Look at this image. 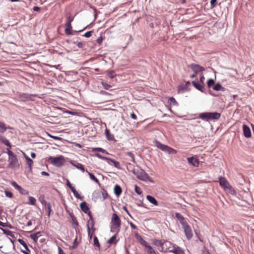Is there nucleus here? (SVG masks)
Returning a JSON list of instances; mask_svg holds the SVG:
<instances>
[{"mask_svg":"<svg viewBox=\"0 0 254 254\" xmlns=\"http://www.w3.org/2000/svg\"><path fill=\"white\" fill-rule=\"evenodd\" d=\"M132 172L135 175H136V177L140 180L152 182L151 178L149 177L148 174L140 168H138L137 169H134L132 170Z\"/></svg>","mask_w":254,"mask_h":254,"instance_id":"1","label":"nucleus"},{"mask_svg":"<svg viewBox=\"0 0 254 254\" xmlns=\"http://www.w3.org/2000/svg\"><path fill=\"white\" fill-rule=\"evenodd\" d=\"M155 146L165 152H167L168 154H175L177 153V151L173 148L170 147L169 146L163 144L158 141H155Z\"/></svg>","mask_w":254,"mask_h":254,"instance_id":"2","label":"nucleus"},{"mask_svg":"<svg viewBox=\"0 0 254 254\" xmlns=\"http://www.w3.org/2000/svg\"><path fill=\"white\" fill-rule=\"evenodd\" d=\"M49 161L51 163L56 167H61L63 166L65 162L64 157L61 155L57 157H50Z\"/></svg>","mask_w":254,"mask_h":254,"instance_id":"3","label":"nucleus"},{"mask_svg":"<svg viewBox=\"0 0 254 254\" xmlns=\"http://www.w3.org/2000/svg\"><path fill=\"white\" fill-rule=\"evenodd\" d=\"M111 223L113 225V231L115 229H117V233L119 231V228L121 225V221L120 217L116 213H113L112 217Z\"/></svg>","mask_w":254,"mask_h":254,"instance_id":"4","label":"nucleus"},{"mask_svg":"<svg viewBox=\"0 0 254 254\" xmlns=\"http://www.w3.org/2000/svg\"><path fill=\"white\" fill-rule=\"evenodd\" d=\"M188 67L191 68L194 72V73L190 75L191 78H193L196 77L197 73L199 72H203L205 70L203 67L200 66L199 64H192L188 65Z\"/></svg>","mask_w":254,"mask_h":254,"instance_id":"5","label":"nucleus"},{"mask_svg":"<svg viewBox=\"0 0 254 254\" xmlns=\"http://www.w3.org/2000/svg\"><path fill=\"white\" fill-rule=\"evenodd\" d=\"M8 164L7 165V167L9 168H14L16 166H19L18 160L16 155L8 157Z\"/></svg>","mask_w":254,"mask_h":254,"instance_id":"6","label":"nucleus"},{"mask_svg":"<svg viewBox=\"0 0 254 254\" xmlns=\"http://www.w3.org/2000/svg\"><path fill=\"white\" fill-rule=\"evenodd\" d=\"M183 228L184 230V232L187 238L189 240H190L193 236V234L191 228L188 225V224L183 226Z\"/></svg>","mask_w":254,"mask_h":254,"instance_id":"7","label":"nucleus"},{"mask_svg":"<svg viewBox=\"0 0 254 254\" xmlns=\"http://www.w3.org/2000/svg\"><path fill=\"white\" fill-rule=\"evenodd\" d=\"M32 96H35V95H29L26 93H22L18 96V99L20 101L26 102L28 101L32 100Z\"/></svg>","mask_w":254,"mask_h":254,"instance_id":"8","label":"nucleus"},{"mask_svg":"<svg viewBox=\"0 0 254 254\" xmlns=\"http://www.w3.org/2000/svg\"><path fill=\"white\" fill-rule=\"evenodd\" d=\"M68 21L65 24V32L67 35H72V26L71 22L72 19H70V17H68Z\"/></svg>","mask_w":254,"mask_h":254,"instance_id":"9","label":"nucleus"},{"mask_svg":"<svg viewBox=\"0 0 254 254\" xmlns=\"http://www.w3.org/2000/svg\"><path fill=\"white\" fill-rule=\"evenodd\" d=\"M211 112H205L200 113L198 118L205 121H209L211 120Z\"/></svg>","mask_w":254,"mask_h":254,"instance_id":"10","label":"nucleus"},{"mask_svg":"<svg viewBox=\"0 0 254 254\" xmlns=\"http://www.w3.org/2000/svg\"><path fill=\"white\" fill-rule=\"evenodd\" d=\"M18 242L22 245L25 250H21V252L24 254H30V251L26 243L22 239H18Z\"/></svg>","mask_w":254,"mask_h":254,"instance_id":"11","label":"nucleus"},{"mask_svg":"<svg viewBox=\"0 0 254 254\" xmlns=\"http://www.w3.org/2000/svg\"><path fill=\"white\" fill-rule=\"evenodd\" d=\"M219 183L221 187L225 190L230 184L224 177L220 176L219 177Z\"/></svg>","mask_w":254,"mask_h":254,"instance_id":"12","label":"nucleus"},{"mask_svg":"<svg viewBox=\"0 0 254 254\" xmlns=\"http://www.w3.org/2000/svg\"><path fill=\"white\" fill-rule=\"evenodd\" d=\"M175 217L177 219V220L180 222L181 224L182 227L188 224V223L186 221L185 218L179 213H175Z\"/></svg>","mask_w":254,"mask_h":254,"instance_id":"13","label":"nucleus"},{"mask_svg":"<svg viewBox=\"0 0 254 254\" xmlns=\"http://www.w3.org/2000/svg\"><path fill=\"white\" fill-rule=\"evenodd\" d=\"M170 252L175 254H185L184 251L177 246H174Z\"/></svg>","mask_w":254,"mask_h":254,"instance_id":"14","label":"nucleus"},{"mask_svg":"<svg viewBox=\"0 0 254 254\" xmlns=\"http://www.w3.org/2000/svg\"><path fill=\"white\" fill-rule=\"evenodd\" d=\"M244 135L246 137H250L251 136V131L250 127L246 125L243 126Z\"/></svg>","mask_w":254,"mask_h":254,"instance_id":"15","label":"nucleus"},{"mask_svg":"<svg viewBox=\"0 0 254 254\" xmlns=\"http://www.w3.org/2000/svg\"><path fill=\"white\" fill-rule=\"evenodd\" d=\"M187 159L189 163L192 165L193 166H198L199 164L198 160L193 157L188 158Z\"/></svg>","mask_w":254,"mask_h":254,"instance_id":"16","label":"nucleus"},{"mask_svg":"<svg viewBox=\"0 0 254 254\" xmlns=\"http://www.w3.org/2000/svg\"><path fill=\"white\" fill-rule=\"evenodd\" d=\"M135 236L136 238L138 240V241L139 242V243L142 245L144 246L145 248L149 246L148 244L144 240H143L142 237L140 235H139L138 233H135Z\"/></svg>","mask_w":254,"mask_h":254,"instance_id":"17","label":"nucleus"},{"mask_svg":"<svg viewBox=\"0 0 254 254\" xmlns=\"http://www.w3.org/2000/svg\"><path fill=\"white\" fill-rule=\"evenodd\" d=\"M192 84L194 86V87L201 92H204V85L202 84L201 83H198L197 82L193 81L192 82Z\"/></svg>","mask_w":254,"mask_h":254,"instance_id":"18","label":"nucleus"},{"mask_svg":"<svg viewBox=\"0 0 254 254\" xmlns=\"http://www.w3.org/2000/svg\"><path fill=\"white\" fill-rule=\"evenodd\" d=\"M80 207L81 210L86 213L89 210V207H88L87 203L85 201H83L80 204Z\"/></svg>","mask_w":254,"mask_h":254,"instance_id":"19","label":"nucleus"},{"mask_svg":"<svg viewBox=\"0 0 254 254\" xmlns=\"http://www.w3.org/2000/svg\"><path fill=\"white\" fill-rule=\"evenodd\" d=\"M41 236V232H37L34 234H31L30 237L35 242H37L38 239Z\"/></svg>","mask_w":254,"mask_h":254,"instance_id":"20","label":"nucleus"},{"mask_svg":"<svg viewBox=\"0 0 254 254\" xmlns=\"http://www.w3.org/2000/svg\"><path fill=\"white\" fill-rule=\"evenodd\" d=\"M95 225V221L94 219H89V220L88 221V225H87V229L88 228L91 229L93 232L95 231V228H94Z\"/></svg>","mask_w":254,"mask_h":254,"instance_id":"21","label":"nucleus"},{"mask_svg":"<svg viewBox=\"0 0 254 254\" xmlns=\"http://www.w3.org/2000/svg\"><path fill=\"white\" fill-rule=\"evenodd\" d=\"M114 190L115 194L117 196H119L121 194V193L122 192V190L121 187L118 185H116L115 186Z\"/></svg>","mask_w":254,"mask_h":254,"instance_id":"22","label":"nucleus"},{"mask_svg":"<svg viewBox=\"0 0 254 254\" xmlns=\"http://www.w3.org/2000/svg\"><path fill=\"white\" fill-rule=\"evenodd\" d=\"M146 198L151 203L154 204V205H158V201L154 197L151 195H147Z\"/></svg>","mask_w":254,"mask_h":254,"instance_id":"23","label":"nucleus"},{"mask_svg":"<svg viewBox=\"0 0 254 254\" xmlns=\"http://www.w3.org/2000/svg\"><path fill=\"white\" fill-rule=\"evenodd\" d=\"M211 120H218L221 117V114L217 112H211Z\"/></svg>","mask_w":254,"mask_h":254,"instance_id":"24","label":"nucleus"},{"mask_svg":"<svg viewBox=\"0 0 254 254\" xmlns=\"http://www.w3.org/2000/svg\"><path fill=\"white\" fill-rule=\"evenodd\" d=\"M24 155V157L27 161V164L28 165V167L29 168L30 170H31V168H32V165L33 163V161L31 158H30L29 157L27 156L25 154Z\"/></svg>","mask_w":254,"mask_h":254,"instance_id":"25","label":"nucleus"},{"mask_svg":"<svg viewBox=\"0 0 254 254\" xmlns=\"http://www.w3.org/2000/svg\"><path fill=\"white\" fill-rule=\"evenodd\" d=\"M71 163L77 169L81 170L82 172L85 171L84 167L83 165H82L81 164L79 163H76V164H74L73 163V161H71Z\"/></svg>","mask_w":254,"mask_h":254,"instance_id":"26","label":"nucleus"},{"mask_svg":"<svg viewBox=\"0 0 254 254\" xmlns=\"http://www.w3.org/2000/svg\"><path fill=\"white\" fill-rule=\"evenodd\" d=\"M225 190L232 195L236 194V191L231 185L228 186Z\"/></svg>","mask_w":254,"mask_h":254,"instance_id":"27","label":"nucleus"},{"mask_svg":"<svg viewBox=\"0 0 254 254\" xmlns=\"http://www.w3.org/2000/svg\"><path fill=\"white\" fill-rule=\"evenodd\" d=\"M213 89L216 91H224L225 90L224 87H222L219 83H217L216 84L214 85Z\"/></svg>","mask_w":254,"mask_h":254,"instance_id":"28","label":"nucleus"},{"mask_svg":"<svg viewBox=\"0 0 254 254\" xmlns=\"http://www.w3.org/2000/svg\"><path fill=\"white\" fill-rule=\"evenodd\" d=\"M105 134H106L107 139L109 140H113L114 139V137L113 135H112L110 133V131L108 129H106Z\"/></svg>","mask_w":254,"mask_h":254,"instance_id":"29","label":"nucleus"},{"mask_svg":"<svg viewBox=\"0 0 254 254\" xmlns=\"http://www.w3.org/2000/svg\"><path fill=\"white\" fill-rule=\"evenodd\" d=\"M0 140L5 145L8 146L10 148L11 147L9 141L5 137H3V136L1 137Z\"/></svg>","mask_w":254,"mask_h":254,"instance_id":"30","label":"nucleus"},{"mask_svg":"<svg viewBox=\"0 0 254 254\" xmlns=\"http://www.w3.org/2000/svg\"><path fill=\"white\" fill-rule=\"evenodd\" d=\"M86 172L88 173V174L91 180H92L93 181L95 182L98 184H99V185L100 184V182H99V181L98 180V179H97L92 173L89 172L87 170H86Z\"/></svg>","mask_w":254,"mask_h":254,"instance_id":"31","label":"nucleus"},{"mask_svg":"<svg viewBox=\"0 0 254 254\" xmlns=\"http://www.w3.org/2000/svg\"><path fill=\"white\" fill-rule=\"evenodd\" d=\"M116 235L117 234H115L113 237H112L108 241V243L110 244H116L117 242V241L116 240Z\"/></svg>","mask_w":254,"mask_h":254,"instance_id":"32","label":"nucleus"},{"mask_svg":"<svg viewBox=\"0 0 254 254\" xmlns=\"http://www.w3.org/2000/svg\"><path fill=\"white\" fill-rule=\"evenodd\" d=\"M7 127H5V124L0 121V132H4L6 130Z\"/></svg>","mask_w":254,"mask_h":254,"instance_id":"33","label":"nucleus"},{"mask_svg":"<svg viewBox=\"0 0 254 254\" xmlns=\"http://www.w3.org/2000/svg\"><path fill=\"white\" fill-rule=\"evenodd\" d=\"M39 200L43 205L46 206L47 204H48V203H47L45 199L44 195H41L39 197Z\"/></svg>","mask_w":254,"mask_h":254,"instance_id":"34","label":"nucleus"},{"mask_svg":"<svg viewBox=\"0 0 254 254\" xmlns=\"http://www.w3.org/2000/svg\"><path fill=\"white\" fill-rule=\"evenodd\" d=\"M1 230L3 232L4 234H5L8 236H9L12 238H14V235L12 232L9 231V230H5L3 229H1Z\"/></svg>","mask_w":254,"mask_h":254,"instance_id":"35","label":"nucleus"},{"mask_svg":"<svg viewBox=\"0 0 254 254\" xmlns=\"http://www.w3.org/2000/svg\"><path fill=\"white\" fill-rule=\"evenodd\" d=\"M19 192L23 195H27L28 194L29 192L26 190H24L23 189L21 186L20 187V188L18 189Z\"/></svg>","mask_w":254,"mask_h":254,"instance_id":"36","label":"nucleus"},{"mask_svg":"<svg viewBox=\"0 0 254 254\" xmlns=\"http://www.w3.org/2000/svg\"><path fill=\"white\" fill-rule=\"evenodd\" d=\"M110 161H111L113 163L114 166L115 167H116L118 169H120V164L119 162L118 161H116V160H114V159H111L109 158V160Z\"/></svg>","mask_w":254,"mask_h":254,"instance_id":"37","label":"nucleus"},{"mask_svg":"<svg viewBox=\"0 0 254 254\" xmlns=\"http://www.w3.org/2000/svg\"><path fill=\"white\" fill-rule=\"evenodd\" d=\"M94 245L98 248L99 250L100 249V245L98 239L96 236L94 237Z\"/></svg>","mask_w":254,"mask_h":254,"instance_id":"38","label":"nucleus"},{"mask_svg":"<svg viewBox=\"0 0 254 254\" xmlns=\"http://www.w3.org/2000/svg\"><path fill=\"white\" fill-rule=\"evenodd\" d=\"M146 248L148 249L147 252L149 254H157L156 252L153 249V248L150 245L147 247Z\"/></svg>","mask_w":254,"mask_h":254,"instance_id":"39","label":"nucleus"},{"mask_svg":"<svg viewBox=\"0 0 254 254\" xmlns=\"http://www.w3.org/2000/svg\"><path fill=\"white\" fill-rule=\"evenodd\" d=\"M101 84L106 90H109L112 86L104 81H102Z\"/></svg>","mask_w":254,"mask_h":254,"instance_id":"40","label":"nucleus"},{"mask_svg":"<svg viewBox=\"0 0 254 254\" xmlns=\"http://www.w3.org/2000/svg\"><path fill=\"white\" fill-rule=\"evenodd\" d=\"M169 100L170 101V104L171 105H176L178 104L177 102L176 101L174 97H170Z\"/></svg>","mask_w":254,"mask_h":254,"instance_id":"41","label":"nucleus"},{"mask_svg":"<svg viewBox=\"0 0 254 254\" xmlns=\"http://www.w3.org/2000/svg\"><path fill=\"white\" fill-rule=\"evenodd\" d=\"M29 203L32 205H35L36 203V199L32 196H29L28 198Z\"/></svg>","mask_w":254,"mask_h":254,"instance_id":"42","label":"nucleus"},{"mask_svg":"<svg viewBox=\"0 0 254 254\" xmlns=\"http://www.w3.org/2000/svg\"><path fill=\"white\" fill-rule=\"evenodd\" d=\"M107 75L111 78H113L116 76V73L114 70H111L108 72Z\"/></svg>","mask_w":254,"mask_h":254,"instance_id":"43","label":"nucleus"},{"mask_svg":"<svg viewBox=\"0 0 254 254\" xmlns=\"http://www.w3.org/2000/svg\"><path fill=\"white\" fill-rule=\"evenodd\" d=\"M215 83L214 80L213 79H209L207 82V86L208 87H211L212 85H213Z\"/></svg>","mask_w":254,"mask_h":254,"instance_id":"44","label":"nucleus"},{"mask_svg":"<svg viewBox=\"0 0 254 254\" xmlns=\"http://www.w3.org/2000/svg\"><path fill=\"white\" fill-rule=\"evenodd\" d=\"M126 155H127L129 157H130L131 158V160L133 162L135 163V159H134V155L131 152H127L126 153Z\"/></svg>","mask_w":254,"mask_h":254,"instance_id":"45","label":"nucleus"},{"mask_svg":"<svg viewBox=\"0 0 254 254\" xmlns=\"http://www.w3.org/2000/svg\"><path fill=\"white\" fill-rule=\"evenodd\" d=\"M136 193H137L138 194H142V191L140 187H138L137 186H135V189H134Z\"/></svg>","mask_w":254,"mask_h":254,"instance_id":"46","label":"nucleus"},{"mask_svg":"<svg viewBox=\"0 0 254 254\" xmlns=\"http://www.w3.org/2000/svg\"><path fill=\"white\" fill-rule=\"evenodd\" d=\"M186 91H187V87L185 86H182V87L179 86L178 88V93H181V92L183 93Z\"/></svg>","mask_w":254,"mask_h":254,"instance_id":"47","label":"nucleus"},{"mask_svg":"<svg viewBox=\"0 0 254 254\" xmlns=\"http://www.w3.org/2000/svg\"><path fill=\"white\" fill-rule=\"evenodd\" d=\"M45 206L47 207L48 209V216H50L51 212L52 211L51 205L50 203H48V204H47Z\"/></svg>","mask_w":254,"mask_h":254,"instance_id":"48","label":"nucleus"},{"mask_svg":"<svg viewBox=\"0 0 254 254\" xmlns=\"http://www.w3.org/2000/svg\"><path fill=\"white\" fill-rule=\"evenodd\" d=\"M217 3V0H211V1H210L211 8L212 9L214 7H215Z\"/></svg>","mask_w":254,"mask_h":254,"instance_id":"49","label":"nucleus"},{"mask_svg":"<svg viewBox=\"0 0 254 254\" xmlns=\"http://www.w3.org/2000/svg\"><path fill=\"white\" fill-rule=\"evenodd\" d=\"M11 185L18 190L20 188V186L18 185L15 181H12L11 183Z\"/></svg>","mask_w":254,"mask_h":254,"instance_id":"50","label":"nucleus"},{"mask_svg":"<svg viewBox=\"0 0 254 254\" xmlns=\"http://www.w3.org/2000/svg\"><path fill=\"white\" fill-rule=\"evenodd\" d=\"M96 156H97L98 157H99L102 159H104V160H109V158H108L107 157L103 156L99 153H96Z\"/></svg>","mask_w":254,"mask_h":254,"instance_id":"51","label":"nucleus"},{"mask_svg":"<svg viewBox=\"0 0 254 254\" xmlns=\"http://www.w3.org/2000/svg\"><path fill=\"white\" fill-rule=\"evenodd\" d=\"M94 150H97L99 151H100L102 153H105L106 154H108V153L104 149L102 148H95L94 149Z\"/></svg>","mask_w":254,"mask_h":254,"instance_id":"52","label":"nucleus"},{"mask_svg":"<svg viewBox=\"0 0 254 254\" xmlns=\"http://www.w3.org/2000/svg\"><path fill=\"white\" fill-rule=\"evenodd\" d=\"M73 194L75 195V196L78 199H82L83 198V196H81L77 191L74 192Z\"/></svg>","mask_w":254,"mask_h":254,"instance_id":"53","label":"nucleus"},{"mask_svg":"<svg viewBox=\"0 0 254 254\" xmlns=\"http://www.w3.org/2000/svg\"><path fill=\"white\" fill-rule=\"evenodd\" d=\"M7 152L8 155V157H12L15 156V155L13 153V152L11 151L9 148H7Z\"/></svg>","mask_w":254,"mask_h":254,"instance_id":"54","label":"nucleus"},{"mask_svg":"<svg viewBox=\"0 0 254 254\" xmlns=\"http://www.w3.org/2000/svg\"><path fill=\"white\" fill-rule=\"evenodd\" d=\"M154 244L157 246H162L163 245L161 241L158 240H155Z\"/></svg>","mask_w":254,"mask_h":254,"instance_id":"55","label":"nucleus"},{"mask_svg":"<svg viewBox=\"0 0 254 254\" xmlns=\"http://www.w3.org/2000/svg\"><path fill=\"white\" fill-rule=\"evenodd\" d=\"M92 32V31H88L84 34V36L87 38H89L91 36Z\"/></svg>","mask_w":254,"mask_h":254,"instance_id":"56","label":"nucleus"},{"mask_svg":"<svg viewBox=\"0 0 254 254\" xmlns=\"http://www.w3.org/2000/svg\"><path fill=\"white\" fill-rule=\"evenodd\" d=\"M5 195L6 196L10 197V198H11L13 196L12 193L10 191L5 190Z\"/></svg>","mask_w":254,"mask_h":254,"instance_id":"57","label":"nucleus"},{"mask_svg":"<svg viewBox=\"0 0 254 254\" xmlns=\"http://www.w3.org/2000/svg\"><path fill=\"white\" fill-rule=\"evenodd\" d=\"M88 230V237H89V238L90 240H91L92 238V233H91V229L90 228H88V229H87Z\"/></svg>","mask_w":254,"mask_h":254,"instance_id":"58","label":"nucleus"},{"mask_svg":"<svg viewBox=\"0 0 254 254\" xmlns=\"http://www.w3.org/2000/svg\"><path fill=\"white\" fill-rule=\"evenodd\" d=\"M103 37L100 36L98 38L96 41L99 44H101L103 41Z\"/></svg>","mask_w":254,"mask_h":254,"instance_id":"59","label":"nucleus"},{"mask_svg":"<svg viewBox=\"0 0 254 254\" xmlns=\"http://www.w3.org/2000/svg\"><path fill=\"white\" fill-rule=\"evenodd\" d=\"M100 94H102V95H111V94L105 91H104V90H101L100 91Z\"/></svg>","mask_w":254,"mask_h":254,"instance_id":"60","label":"nucleus"},{"mask_svg":"<svg viewBox=\"0 0 254 254\" xmlns=\"http://www.w3.org/2000/svg\"><path fill=\"white\" fill-rule=\"evenodd\" d=\"M85 213L87 214L89 216V219H93V216H92V213L90 211V210L89 211H88L87 212H86Z\"/></svg>","mask_w":254,"mask_h":254,"instance_id":"61","label":"nucleus"},{"mask_svg":"<svg viewBox=\"0 0 254 254\" xmlns=\"http://www.w3.org/2000/svg\"><path fill=\"white\" fill-rule=\"evenodd\" d=\"M77 45L78 47H79L80 48H82L84 47V44L83 43L80 42L78 43Z\"/></svg>","mask_w":254,"mask_h":254,"instance_id":"62","label":"nucleus"},{"mask_svg":"<svg viewBox=\"0 0 254 254\" xmlns=\"http://www.w3.org/2000/svg\"><path fill=\"white\" fill-rule=\"evenodd\" d=\"M205 79V77L203 75L201 76L200 78V83H201L202 84L204 85V80Z\"/></svg>","mask_w":254,"mask_h":254,"instance_id":"63","label":"nucleus"},{"mask_svg":"<svg viewBox=\"0 0 254 254\" xmlns=\"http://www.w3.org/2000/svg\"><path fill=\"white\" fill-rule=\"evenodd\" d=\"M59 250V254H65L64 251L62 250V249L60 247L58 248Z\"/></svg>","mask_w":254,"mask_h":254,"instance_id":"64","label":"nucleus"}]
</instances>
